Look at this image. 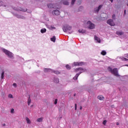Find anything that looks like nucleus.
<instances>
[{"mask_svg":"<svg viewBox=\"0 0 128 128\" xmlns=\"http://www.w3.org/2000/svg\"><path fill=\"white\" fill-rule=\"evenodd\" d=\"M86 69H84L82 68H77L76 69V72H80L76 74V76L74 77V80H78V76H80V74H82V72H86Z\"/></svg>","mask_w":128,"mask_h":128,"instance_id":"f257e3e1","label":"nucleus"},{"mask_svg":"<svg viewBox=\"0 0 128 128\" xmlns=\"http://www.w3.org/2000/svg\"><path fill=\"white\" fill-rule=\"evenodd\" d=\"M1 50L6 56H8V58H12V56H14V55L12 52H10L8 50H7L6 49H4V48H1Z\"/></svg>","mask_w":128,"mask_h":128,"instance_id":"f03ea898","label":"nucleus"},{"mask_svg":"<svg viewBox=\"0 0 128 128\" xmlns=\"http://www.w3.org/2000/svg\"><path fill=\"white\" fill-rule=\"evenodd\" d=\"M86 24L88 28L90 30H94V28H96V25H94V24H92V22L90 20L86 22Z\"/></svg>","mask_w":128,"mask_h":128,"instance_id":"7ed1b4c3","label":"nucleus"},{"mask_svg":"<svg viewBox=\"0 0 128 128\" xmlns=\"http://www.w3.org/2000/svg\"><path fill=\"white\" fill-rule=\"evenodd\" d=\"M62 30L64 32H68V30H72V26L68 24L64 25L62 27Z\"/></svg>","mask_w":128,"mask_h":128,"instance_id":"20e7f679","label":"nucleus"},{"mask_svg":"<svg viewBox=\"0 0 128 128\" xmlns=\"http://www.w3.org/2000/svg\"><path fill=\"white\" fill-rule=\"evenodd\" d=\"M14 10H16L17 12H26L28 10V9H26V8L24 9V8H14Z\"/></svg>","mask_w":128,"mask_h":128,"instance_id":"39448f33","label":"nucleus"},{"mask_svg":"<svg viewBox=\"0 0 128 128\" xmlns=\"http://www.w3.org/2000/svg\"><path fill=\"white\" fill-rule=\"evenodd\" d=\"M107 24H109V26H116V24L114 22V20L112 19L108 20Z\"/></svg>","mask_w":128,"mask_h":128,"instance_id":"423d86ee","label":"nucleus"},{"mask_svg":"<svg viewBox=\"0 0 128 128\" xmlns=\"http://www.w3.org/2000/svg\"><path fill=\"white\" fill-rule=\"evenodd\" d=\"M102 8V5H100L98 7H96L94 8V12L96 14H98V12H100V8Z\"/></svg>","mask_w":128,"mask_h":128,"instance_id":"0eeeda50","label":"nucleus"},{"mask_svg":"<svg viewBox=\"0 0 128 128\" xmlns=\"http://www.w3.org/2000/svg\"><path fill=\"white\" fill-rule=\"evenodd\" d=\"M112 74H113L114 76H120V75L118 74V69L116 68H115L112 70Z\"/></svg>","mask_w":128,"mask_h":128,"instance_id":"6e6552de","label":"nucleus"},{"mask_svg":"<svg viewBox=\"0 0 128 128\" xmlns=\"http://www.w3.org/2000/svg\"><path fill=\"white\" fill-rule=\"evenodd\" d=\"M14 16L17 18H20L21 20H26V17L24 16H22V15H20L18 14H14Z\"/></svg>","mask_w":128,"mask_h":128,"instance_id":"1a4fd4ad","label":"nucleus"},{"mask_svg":"<svg viewBox=\"0 0 128 128\" xmlns=\"http://www.w3.org/2000/svg\"><path fill=\"white\" fill-rule=\"evenodd\" d=\"M52 14L53 16H58L60 14V10H56L52 11Z\"/></svg>","mask_w":128,"mask_h":128,"instance_id":"9d476101","label":"nucleus"},{"mask_svg":"<svg viewBox=\"0 0 128 128\" xmlns=\"http://www.w3.org/2000/svg\"><path fill=\"white\" fill-rule=\"evenodd\" d=\"M44 72H52V70L51 68H45L44 70Z\"/></svg>","mask_w":128,"mask_h":128,"instance_id":"9b49d317","label":"nucleus"},{"mask_svg":"<svg viewBox=\"0 0 128 128\" xmlns=\"http://www.w3.org/2000/svg\"><path fill=\"white\" fill-rule=\"evenodd\" d=\"M78 32H80V34H85V32H86V30H83V29H80L78 30Z\"/></svg>","mask_w":128,"mask_h":128,"instance_id":"f8f14e48","label":"nucleus"},{"mask_svg":"<svg viewBox=\"0 0 128 128\" xmlns=\"http://www.w3.org/2000/svg\"><path fill=\"white\" fill-rule=\"evenodd\" d=\"M54 82L56 84H58V82H60V80H58V78L54 77Z\"/></svg>","mask_w":128,"mask_h":128,"instance_id":"ddd939ff","label":"nucleus"},{"mask_svg":"<svg viewBox=\"0 0 128 128\" xmlns=\"http://www.w3.org/2000/svg\"><path fill=\"white\" fill-rule=\"evenodd\" d=\"M0 6H4V8H6V5L4 4V2L0 0Z\"/></svg>","mask_w":128,"mask_h":128,"instance_id":"4468645a","label":"nucleus"},{"mask_svg":"<svg viewBox=\"0 0 128 128\" xmlns=\"http://www.w3.org/2000/svg\"><path fill=\"white\" fill-rule=\"evenodd\" d=\"M94 40H96L97 42L100 43V39L98 37L94 36Z\"/></svg>","mask_w":128,"mask_h":128,"instance_id":"2eb2a0df","label":"nucleus"},{"mask_svg":"<svg viewBox=\"0 0 128 128\" xmlns=\"http://www.w3.org/2000/svg\"><path fill=\"white\" fill-rule=\"evenodd\" d=\"M40 32L41 34H44L46 32V28H43L40 30Z\"/></svg>","mask_w":128,"mask_h":128,"instance_id":"dca6fc26","label":"nucleus"},{"mask_svg":"<svg viewBox=\"0 0 128 128\" xmlns=\"http://www.w3.org/2000/svg\"><path fill=\"white\" fill-rule=\"evenodd\" d=\"M98 100H104V96H98Z\"/></svg>","mask_w":128,"mask_h":128,"instance_id":"f3484780","label":"nucleus"},{"mask_svg":"<svg viewBox=\"0 0 128 128\" xmlns=\"http://www.w3.org/2000/svg\"><path fill=\"white\" fill-rule=\"evenodd\" d=\"M116 34H118V36H122V34H124V32L120 31H117Z\"/></svg>","mask_w":128,"mask_h":128,"instance_id":"a211bd4d","label":"nucleus"},{"mask_svg":"<svg viewBox=\"0 0 128 128\" xmlns=\"http://www.w3.org/2000/svg\"><path fill=\"white\" fill-rule=\"evenodd\" d=\"M56 36H53V37L50 38V40L53 42H56Z\"/></svg>","mask_w":128,"mask_h":128,"instance_id":"6ab92c4d","label":"nucleus"},{"mask_svg":"<svg viewBox=\"0 0 128 128\" xmlns=\"http://www.w3.org/2000/svg\"><path fill=\"white\" fill-rule=\"evenodd\" d=\"M42 120H44L43 118H38L37 119V122H42Z\"/></svg>","mask_w":128,"mask_h":128,"instance_id":"aec40b11","label":"nucleus"},{"mask_svg":"<svg viewBox=\"0 0 128 128\" xmlns=\"http://www.w3.org/2000/svg\"><path fill=\"white\" fill-rule=\"evenodd\" d=\"M52 73L56 74H60V72L58 70H52Z\"/></svg>","mask_w":128,"mask_h":128,"instance_id":"412c9836","label":"nucleus"},{"mask_svg":"<svg viewBox=\"0 0 128 128\" xmlns=\"http://www.w3.org/2000/svg\"><path fill=\"white\" fill-rule=\"evenodd\" d=\"M63 4H64L65 6H68V4H70V3L68 2L65 0L64 1Z\"/></svg>","mask_w":128,"mask_h":128,"instance_id":"4be33fe9","label":"nucleus"},{"mask_svg":"<svg viewBox=\"0 0 128 128\" xmlns=\"http://www.w3.org/2000/svg\"><path fill=\"white\" fill-rule=\"evenodd\" d=\"M4 72L2 71L1 74V78L2 80H4Z\"/></svg>","mask_w":128,"mask_h":128,"instance_id":"5701e85b","label":"nucleus"},{"mask_svg":"<svg viewBox=\"0 0 128 128\" xmlns=\"http://www.w3.org/2000/svg\"><path fill=\"white\" fill-rule=\"evenodd\" d=\"M47 6L49 8H54V6H52V4H48Z\"/></svg>","mask_w":128,"mask_h":128,"instance_id":"b1692460","label":"nucleus"},{"mask_svg":"<svg viewBox=\"0 0 128 128\" xmlns=\"http://www.w3.org/2000/svg\"><path fill=\"white\" fill-rule=\"evenodd\" d=\"M101 54H102V56H106V50H102L101 52Z\"/></svg>","mask_w":128,"mask_h":128,"instance_id":"393cba45","label":"nucleus"},{"mask_svg":"<svg viewBox=\"0 0 128 128\" xmlns=\"http://www.w3.org/2000/svg\"><path fill=\"white\" fill-rule=\"evenodd\" d=\"M26 120L27 122V124H30V118H28L26 117Z\"/></svg>","mask_w":128,"mask_h":128,"instance_id":"a878e982","label":"nucleus"},{"mask_svg":"<svg viewBox=\"0 0 128 128\" xmlns=\"http://www.w3.org/2000/svg\"><path fill=\"white\" fill-rule=\"evenodd\" d=\"M66 68L67 70H70L72 68V67H70L68 64L66 65Z\"/></svg>","mask_w":128,"mask_h":128,"instance_id":"bb28decb","label":"nucleus"},{"mask_svg":"<svg viewBox=\"0 0 128 128\" xmlns=\"http://www.w3.org/2000/svg\"><path fill=\"white\" fill-rule=\"evenodd\" d=\"M84 8V7L82 6H80L78 8V12H82V9Z\"/></svg>","mask_w":128,"mask_h":128,"instance_id":"cd10ccee","label":"nucleus"},{"mask_svg":"<svg viewBox=\"0 0 128 128\" xmlns=\"http://www.w3.org/2000/svg\"><path fill=\"white\" fill-rule=\"evenodd\" d=\"M8 96L10 98H14V96H12V94H9Z\"/></svg>","mask_w":128,"mask_h":128,"instance_id":"c85d7f7f","label":"nucleus"},{"mask_svg":"<svg viewBox=\"0 0 128 128\" xmlns=\"http://www.w3.org/2000/svg\"><path fill=\"white\" fill-rule=\"evenodd\" d=\"M50 30H56V27H54L53 26H50Z\"/></svg>","mask_w":128,"mask_h":128,"instance_id":"c756f323","label":"nucleus"},{"mask_svg":"<svg viewBox=\"0 0 128 128\" xmlns=\"http://www.w3.org/2000/svg\"><path fill=\"white\" fill-rule=\"evenodd\" d=\"M30 96H29V98H28V106H30V102H31V100H30Z\"/></svg>","mask_w":128,"mask_h":128,"instance_id":"7c9ffc66","label":"nucleus"},{"mask_svg":"<svg viewBox=\"0 0 128 128\" xmlns=\"http://www.w3.org/2000/svg\"><path fill=\"white\" fill-rule=\"evenodd\" d=\"M75 2H76V0H72L71 4H72V6H74V4Z\"/></svg>","mask_w":128,"mask_h":128,"instance_id":"2f4dec72","label":"nucleus"},{"mask_svg":"<svg viewBox=\"0 0 128 128\" xmlns=\"http://www.w3.org/2000/svg\"><path fill=\"white\" fill-rule=\"evenodd\" d=\"M11 114H14V109L12 108L10 110Z\"/></svg>","mask_w":128,"mask_h":128,"instance_id":"473e14b6","label":"nucleus"},{"mask_svg":"<svg viewBox=\"0 0 128 128\" xmlns=\"http://www.w3.org/2000/svg\"><path fill=\"white\" fill-rule=\"evenodd\" d=\"M108 70H109V72H112V68L110 67H108Z\"/></svg>","mask_w":128,"mask_h":128,"instance_id":"72a5a7b5","label":"nucleus"},{"mask_svg":"<svg viewBox=\"0 0 128 128\" xmlns=\"http://www.w3.org/2000/svg\"><path fill=\"white\" fill-rule=\"evenodd\" d=\"M108 121H106V120H104L102 124H104V126H106V124Z\"/></svg>","mask_w":128,"mask_h":128,"instance_id":"f704fd0d","label":"nucleus"},{"mask_svg":"<svg viewBox=\"0 0 128 128\" xmlns=\"http://www.w3.org/2000/svg\"><path fill=\"white\" fill-rule=\"evenodd\" d=\"M74 66H80V64H79V62H74Z\"/></svg>","mask_w":128,"mask_h":128,"instance_id":"c9c22d12","label":"nucleus"},{"mask_svg":"<svg viewBox=\"0 0 128 128\" xmlns=\"http://www.w3.org/2000/svg\"><path fill=\"white\" fill-rule=\"evenodd\" d=\"M112 18L113 20H116V14H114L112 16Z\"/></svg>","mask_w":128,"mask_h":128,"instance_id":"e433bc0d","label":"nucleus"},{"mask_svg":"<svg viewBox=\"0 0 128 128\" xmlns=\"http://www.w3.org/2000/svg\"><path fill=\"white\" fill-rule=\"evenodd\" d=\"M54 104H58V99H56L54 102Z\"/></svg>","mask_w":128,"mask_h":128,"instance_id":"4c0bfd02","label":"nucleus"},{"mask_svg":"<svg viewBox=\"0 0 128 128\" xmlns=\"http://www.w3.org/2000/svg\"><path fill=\"white\" fill-rule=\"evenodd\" d=\"M82 64H84V62H79V66H82Z\"/></svg>","mask_w":128,"mask_h":128,"instance_id":"58836bf2","label":"nucleus"},{"mask_svg":"<svg viewBox=\"0 0 128 128\" xmlns=\"http://www.w3.org/2000/svg\"><path fill=\"white\" fill-rule=\"evenodd\" d=\"M128 58H124V62H128Z\"/></svg>","mask_w":128,"mask_h":128,"instance_id":"ea45409f","label":"nucleus"},{"mask_svg":"<svg viewBox=\"0 0 128 128\" xmlns=\"http://www.w3.org/2000/svg\"><path fill=\"white\" fill-rule=\"evenodd\" d=\"M13 86H14V88H16V84L14 83L13 84Z\"/></svg>","mask_w":128,"mask_h":128,"instance_id":"a19ab883","label":"nucleus"},{"mask_svg":"<svg viewBox=\"0 0 128 128\" xmlns=\"http://www.w3.org/2000/svg\"><path fill=\"white\" fill-rule=\"evenodd\" d=\"M124 57H120V60H124Z\"/></svg>","mask_w":128,"mask_h":128,"instance_id":"79ce46f5","label":"nucleus"},{"mask_svg":"<svg viewBox=\"0 0 128 128\" xmlns=\"http://www.w3.org/2000/svg\"><path fill=\"white\" fill-rule=\"evenodd\" d=\"M124 56H125L126 58H128V54H124Z\"/></svg>","mask_w":128,"mask_h":128,"instance_id":"37998d69","label":"nucleus"},{"mask_svg":"<svg viewBox=\"0 0 128 128\" xmlns=\"http://www.w3.org/2000/svg\"><path fill=\"white\" fill-rule=\"evenodd\" d=\"M116 126H120V123H118V122H117L116 123Z\"/></svg>","mask_w":128,"mask_h":128,"instance_id":"c03bdc74","label":"nucleus"},{"mask_svg":"<svg viewBox=\"0 0 128 128\" xmlns=\"http://www.w3.org/2000/svg\"><path fill=\"white\" fill-rule=\"evenodd\" d=\"M2 126H6V124H2Z\"/></svg>","mask_w":128,"mask_h":128,"instance_id":"a18cd8bd","label":"nucleus"},{"mask_svg":"<svg viewBox=\"0 0 128 128\" xmlns=\"http://www.w3.org/2000/svg\"><path fill=\"white\" fill-rule=\"evenodd\" d=\"M75 110H76V104H75Z\"/></svg>","mask_w":128,"mask_h":128,"instance_id":"49530a36","label":"nucleus"},{"mask_svg":"<svg viewBox=\"0 0 128 128\" xmlns=\"http://www.w3.org/2000/svg\"><path fill=\"white\" fill-rule=\"evenodd\" d=\"M27 12H28V14H32V11H28Z\"/></svg>","mask_w":128,"mask_h":128,"instance_id":"de8ad7c7","label":"nucleus"},{"mask_svg":"<svg viewBox=\"0 0 128 128\" xmlns=\"http://www.w3.org/2000/svg\"><path fill=\"white\" fill-rule=\"evenodd\" d=\"M80 110H82V106H80Z\"/></svg>","mask_w":128,"mask_h":128,"instance_id":"09e8293b","label":"nucleus"},{"mask_svg":"<svg viewBox=\"0 0 128 128\" xmlns=\"http://www.w3.org/2000/svg\"><path fill=\"white\" fill-rule=\"evenodd\" d=\"M110 2H114V0H110Z\"/></svg>","mask_w":128,"mask_h":128,"instance_id":"8fccbe9b","label":"nucleus"},{"mask_svg":"<svg viewBox=\"0 0 128 128\" xmlns=\"http://www.w3.org/2000/svg\"><path fill=\"white\" fill-rule=\"evenodd\" d=\"M124 66H128V64H126Z\"/></svg>","mask_w":128,"mask_h":128,"instance_id":"3c124183","label":"nucleus"},{"mask_svg":"<svg viewBox=\"0 0 128 128\" xmlns=\"http://www.w3.org/2000/svg\"><path fill=\"white\" fill-rule=\"evenodd\" d=\"M126 10H124V14H126Z\"/></svg>","mask_w":128,"mask_h":128,"instance_id":"603ef678","label":"nucleus"},{"mask_svg":"<svg viewBox=\"0 0 128 128\" xmlns=\"http://www.w3.org/2000/svg\"><path fill=\"white\" fill-rule=\"evenodd\" d=\"M74 96H76V94H74Z\"/></svg>","mask_w":128,"mask_h":128,"instance_id":"864d4df0","label":"nucleus"},{"mask_svg":"<svg viewBox=\"0 0 128 128\" xmlns=\"http://www.w3.org/2000/svg\"><path fill=\"white\" fill-rule=\"evenodd\" d=\"M69 34H72V32H69Z\"/></svg>","mask_w":128,"mask_h":128,"instance_id":"5fc2aeb1","label":"nucleus"}]
</instances>
